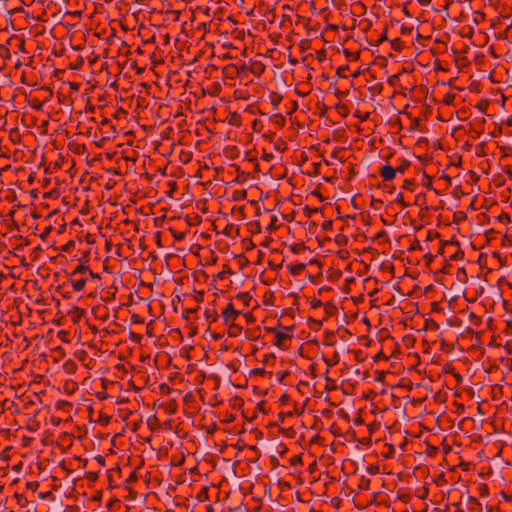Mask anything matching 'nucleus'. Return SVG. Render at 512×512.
I'll return each mask as SVG.
<instances>
[{
    "label": "nucleus",
    "instance_id": "obj_1",
    "mask_svg": "<svg viewBox=\"0 0 512 512\" xmlns=\"http://www.w3.org/2000/svg\"><path fill=\"white\" fill-rule=\"evenodd\" d=\"M281 328L283 330H277L276 328H270V329H268V332L274 333V335H275V340H274L273 344L282 350H286V349H288V346L286 345V340L292 338V334L289 332H292V330L294 329V326H290V327L281 326Z\"/></svg>",
    "mask_w": 512,
    "mask_h": 512
},
{
    "label": "nucleus",
    "instance_id": "obj_2",
    "mask_svg": "<svg viewBox=\"0 0 512 512\" xmlns=\"http://www.w3.org/2000/svg\"><path fill=\"white\" fill-rule=\"evenodd\" d=\"M99 131L103 135L102 140H109L114 137L115 127L112 124L111 120L107 118H103L99 125Z\"/></svg>",
    "mask_w": 512,
    "mask_h": 512
},
{
    "label": "nucleus",
    "instance_id": "obj_3",
    "mask_svg": "<svg viewBox=\"0 0 512 512\" xmlns=\"http://www.w3.org/2000/svg\"><path fill=\"white\" fill-rule=\"evenodd\" d=\"M240 312L234 309L233 303L229 302L226 308L222 311V317L225 324L234 322L239 316Z\"/></svg>",
    "mask_w": 512,
    "mask_h": 512
},
{
    "label": "nucleus",
    "instance_id": "obj_4",
    "mask_svg": "<svg viewBox=\"0 0 512 512\" xmlns=\"http://www.w3.org/2000/svg\"><path fill=\"white\" fill-rule=\"evenodd\" d=\"M396 169L391 165H384L379 170V175L384 181H391L396 176Z\"/></svg>",
    "mask_w": 512,
    "mask_h": 512
},
{
    "label": "nucleus",
    "instance_id": "obj_5",
    "mask_svg": "<svg viewBox=\"0 0 512 512\" xmlns=\"http://www.w3.org/2000/svg\"><path fill=\"white\" fill-rule=\"evenodd\" d=\"M86 282H87L86 276H82L81 278H76V277H72V275H71L70 279H69V283L71 284L74 291L83 290L86 285Z\"/></svg>",
    "mask_w": 512,
    "mask_h": 512
},
{
    "label": "nucleus",
    "instance_id": "obj_6",
    "mask_svg": "<svg viewBox=\"0 0 512 512\" xmlns=\"http://www.w3.org/2000/svg\"><path fill=\"white\" fill-rule=\"evenodd\" d=\"M248 68L249 72L255 75L256 77H260L265 70V66L261 61L251 62Z\"/></svg>",
    "mask_w": 512,
    "mask_h": 512
},
{
    "label": "nucleus",
    "instance_id": "obj_7",
    "mask_svg": "<svg viewBox=\"0 0 512 512\" xmlns=\"http://www.w3.org/2000/svg\"><path fill=\"white\" fill-rule=\"evenodd\" d=\"M249 65L243 64L240 66H237L236 64L228 65L224 68L225 73L235 72L238 76L241 74H244L246 72H249Z\"/></svg>",
    "mask_w": 512,
    "mask_h": 512
},
{
    "label": "nucleus",
    "instance_id": "obj_8",
    "mask_svg": "<svg viewBox=\"0 0 512 512\" xmlns=\"http://www.w3.org/2000/svg\"><path fill=\"white\" fill-rule=\"evenodd\" d=\"M228 335L229 337H237L242 332V327L238 324H234V322H230L228 324Z\"/></svg>",
    "mask_w": 512,
    "mask_h": 512
},
{
    "label": "nucleus",
    "instance_id": "obj_9",
    "mask_svg": "<svg viewBox=\"0 0 512 512\" xmlns=\"http://www.w3.org/2000/svg\"><path fill=\"white\" fill-rule=\"evenodd\" d=\"M204 317L209 322H215L219 316L215 308H206L204 311Z\"/></svg>",
    "mask_w": 512,
    "mask_h": 512
},
{
    "label": "nucleus",
    "instance_id": "obj_10",
    "mask_svg": "<svg viewBox=\"0 0 512 512\" xmlns=\"http://www.w3.org/2000/svg\"><path fill=\"white\" fill-rule=\"evenodd\" d=\"M236 299L240 300L246 307L250 306L252 296L249 292H240L236 295Z\"/></svg>",
    "mask_w": 512,
    "mask_h": 512
},
{
    "label": "nucleus",
    "instance_id": "obj_11",
    "mask_svg": "<svg viewBox=\"0 0 512 512\" xmlns=\"http://www.w3.org/2000/svg\"><path fill=\"white\" fill-rule=\"evenodd\" d=\"M55 407L58 410H63V411L68 413V412L71 411L73 405H72V403H70L68 401L61 400V401H57L56 402Z\"/></svg>",
    "mask_w": 512,
    "mask_h": 512
},
{
    "label": "nucleus",
    "instance_id": "obj_12",
    "mask_svg": "<svg viewBox=\"0 0 512 512\" xmlns=\"http://www.w3.org/2000/svg\"><path fill=\"white\" fill-rule=\"evenodd\" d=\"M270 121H272L278 127H282V126H284L286 119L282 114L278 113V114H273L270 117Z\"/></svg>",
    "mask_w": 512,
    "mask_h": 512
},
{
    "label": "nucleus",
    "instance_id": "obj_13",
    "mask_svg": "<svg viewBox=\"0 0 512 512\" xmlns=\"http://www.w3.org/2000/svg\"><path fill=\"white\" fill-rule=\"evenodd\" d=\"M87 271H89V267L88 266H85L83 264H79L74 269V271L71 274H72V277H77V275H79V274L82 275V276H86Z\"/></svg>",
    "mask_w": 512,
    "mask_h": 512
},
{
    "label": "nucleus",
    "instance_id": "obj_14",
    "mask_svg": "<svg viewBox=\"0 0 512 512\" xmlns=\"http://www.w3.org/2000/svg\"><path fill=\"white\" fill-rule=\"evenodd\" d=\"M411 162L409 160L403 159L401 163L395 167L396 172L400 174H404V172L410 167Z\"/></svg>",
    "mask_w": 512,
    "mask_h": 512
},
{
    "label": "nucleus",
    "instance_id": "obj_15",
    "mask_svg": "<svg viewBox=\"0 0 512 512\" xmlns=\"http://www.w3.org/2000/svg\"><path fill=\"white\" fill-rule=\"evenodd\" d=\"M231 274H233V271L231 270V268L228 265L225 264L223 266V270L220 271L219 273H217L215 278L222 280V279L226 278L227 275H231Z\"/></svg>",
    "mask_w": 512,
    "mask_h": 512
},
{
    "label": "nucleus",
    "instance_id": "obj_16",
    "mask_svg": "<svg viewBox=\"0 0 512 512\" xmlns=\"http://www.w3.org/2000/svg\"><path fill=\"white\" fill-rule=\"evenodd\" d=\"M324 310L327 316H333L337 312V307L333 303L327 302L324 304Z\"/></svg>",
    "mask_w": 512,
    "mask_h": 512
},
{
    "label": "nucleus",
    "instance_id": "obj_17",
    "mask_svg": "<svg viewBox=\"0 0 512 512\" xmlns=\"http://www.w3.org/2000/svg\"><path fill=\"white\" fill-rule=\"evenodd\" d=\"M349 71H350L349 66L348 65H343V66L338 67V69L336 71V74L340 78H347Z\"/></svg>",
    "mask_w": 512,
    "mask_h": 512
},
{
    "label": "nucleus",
    "instance_id": "obj_18",
    "mask_svg": "<svg viewBox=\"0 0 512 512\" xmlns=\"http://www.w3.org/2000/svg\"><path fill=\"white\" fill-rule=\"evenodd\" d=\"M415 186H416V183H415V181L413 179H406L403 182L402 188L404 190H408L410 192H413L414 189H415Z\"/></svg>",
    "mask_w": 512,
    "mask_h": 512
},
{
    "label": "nucleus",
    "instance_id": "obj_19",
    "mask_svg": "<svg viewBox=\"0 0 512 512\" xmlns=\"http://www.w3.org/2000/svg\"><path fill=\"white\" fill-rule=\"evenodd\" d=\"M305 267H306V265L301 263V264H297L295 266H290L289 271L292 275H298L305 269Z\"/></svg>",
    "mask_w": 512,
    "mask_h": 512
},
{
    "label": "nucleus",
    "instance_id": "obj_20",
    "mask_svg": "<svg viewBox=\"0 0 512 512\" xmlns=\"http://www.w3.org/2000/svg\"><path fill=\"white\" fill-rule=\"evenodd\" d=\"M404 43L400 38H395L391 41V47L395 51H401L403 49Z\"/></svg>",
    "mask_w": 512,
    "mask_h": 512
},
{
    "label": "nucleus",
    "instance_id": "obj_21",
    "mask_svg": "<svg viewBox=\"0 0 512 512\" xmlns=\"http://www.w3.org/2000/svg\"><path fill=\"white\" fill-rule=\"evenodd\" d=\"M269 97H270L271 103H272L275 107H277V105H278V104L281 102V100H282V96H281L279 93H277V92H272V93L270 94V96H269Z\"/></svg>",
    "mask_w": 512,
    "mask_h": 512
},
{
    "label": "nucleus",
    "instance_id": "obj_22",
    "mask_svg": "<svg viewBox=\"0 0 512 512\" xmlns=\"http://www.w3.org/2000/svg\"><path fill=\"white\" fill-rule=\"evenodd\" d=\"M344 54L349 61H356L359 59L360 52H350L345 49Z\"/></svg>",
    "mask_w": 512,
    "mask_h": 512
},
{
    "label": "nucleus",
    "instance_id": "obj_23",
    "mask_svg": "<svg viewBox=\"0 0 512 512\" xmlns=\"http://www.w3.org/2000/svg\"><path fill=\"white\" fill-rule=\"evenodd\" d=\"M199 309V306H197L196 308H187L185 310H183V313H182V316L184 319L186 320H189L191 315L196 313Z\"/></svg>",
    "mask_w": 512,
    "mask_h": 512
},
{
    "label": "nucleus",
    "instance_id": "obj_24",
    "mask_svg": "<svg viewBox=\"0 0 512 512\" xmlns=\"http://www.w3.org/2000/svg\"><path fill=\"white\" fill-rule=\"evenodd\" d=\"M138 480V477H137V473L135 470L131 471L130 475L128 476V478L125 480V483L127 485V488L129 487V485L135 483L136 481Z\"/></svg>",
    "mask_w": 512,
    "mask_h": 512
},
{
    "label": "nucleus",
    "instance_id": "obj_25",
    "mask_svg": "<svg viewBox=\"0 0 512 512\" xmlns=\"http://www.w3.org/2000/svg\"><path fill=\"white\" fill-rule=\"evenodd\" d=\"M459 281L465 282L467 280V274L464 268H459L456 274Z\"/></svg>",
    "mask_w": 512,
    "mask_h": 512
},
{
    "label": "nucleus",
    "instance_id": "obj_26",
    "mask_svg": "<svg viewBox=\"0 0 512 512\" xmlns=\"http://www.w3.org/2000/svg\"><path fill=\"white\" fill-rule=\"evenodd\" d=\"M395 202L400 204L402 208L408 207V203L404 201L403 193L399 192L395 198Z\"/></svg>",
    "mask_w": 512,
    "mask_h": 512
},
{
    "label": "nucleus",
    "instance_id": "obj_27",
    "mask_svg": "<svg viewBox=\"0 0 512 512\" xmlns=\"http://www.w3.org/2000/svg\"><path fill=\"white\" fill-rule=\"evenodd\" d=\"M454 98H455V94L447 93L444 96L443 103L446 104V105H449V104H451L453 102Z\"/></svg>",
    "mask_w": 512,
    "mask_h": 512
},
{
    "label": "nucleus",
    "instance_id": "obj_28",
    "mask_svg": "<svg viewBox=\"0 0 512 512\" xmlns=\"http://www.w3.org/2000/svg\"><path fill=\"white\" fill-rule=\"evenodd\" d=\"M332 225H333V221L332 220H325L322 225H321V228L325 231H328V230H331L332 229Z\"/></svg>",
    "mask_w": 512,
    "mask_h": 512
},
{
    "label": "nucleus",
    "instance_id": "obj_29",
    "mask_svg": "<svg viewBox=\"0 0 512 512\" xmlns=\"http://www.w3.org/2000/svg\"><path fill=\"white\" fill-rule=\"evenodd\" d=\"M39 486L37 481H31L26 483V488L32 491H35Z\"/></svg>",
    "mask_w": 512,
    "mask_h": 512
},
{
    "label": "nucleus",
    "instance_id": "obj_30",
    "mask_svg": "<svg viewBox=\"0 0 512 512\" xmlns=\"http://www.w3.org/2000/svg\"><path fill=\"white\" fill-rule=\"evenodd\" d=\"M131 320L133 323H143L144 322V320L137 314H133L131 316Z\"/></svg>",
    "mask_w": 512,
    "mask_h": 512
},
{
    "label": "nucleus",
    "instance_id": "obj_31",
    "mask_svg": "<svg viewBox=\"0 0 512 512\" xmlns=\"http://www.w3.org/2000/svg\"><path fill=\"white\" fill-rule=\"evenodd\" d=\"M383 204V201L380 200V199H372L371 201V207L377 209L378 208V205H382Z\"/></svg>",
    "mask_w": 512,
    "mask_h": 512
},
{
    "label": "nucleus",
    "instance_id": "obj_32",
    "mask_svg": "<svg viewBox=\"0 0 512 512\" xmlns=\"http://www.w3.org/2000/svg\"><path fill=\"white\" fill-rule=\"evenodd\" d=\"M323 303L321 302V300H318V299H314L311 301V307L312 308H318L320 306H322Z\"/></svg>",
    "mask_w": 512,
    "mask_h": 512
},
{
    "label": "nucleus",
    "instance_id": "obj_33",
    "mask_svg": "<svg viewBox=\"0 0 512 512\" xmlns=\"http://www.w3.org/2000/svg\"><path fill=\"white\" fill-rule=\"evenodd\" d=\"M298 463H301V457L300 456H294L290 459V464L291 465H296Z\"/></svg>",
    "mask_w": 512,
    "mask_h": 512
},
{
    "label": "nucleus",
    "instance_id": "obj_34",
    "mask_svg": "<svg viewBox=\"0 0 512 512\" xmlns=\"http://www.w3.org/2000/svg\"><path fill=\"white\" fill-rule=\"evenodd\" d=\"M276 220H277V219H276V217L274 216V217H273V219H272V221H271V223H270V224L267 226V228H266V230H267V231H270V232H271L272 230H274V229H275V222H276Z\"/></svg>",
    "mask_w": 512,
    "mask_h": 512
},
{
    "label": "nucleus",
    "instance_id": "obj_35",
    "mask_svg": "<svg viewBox=\"0 0 512 512\" xmlns=\"http://www.w3.org/2000/svg\"><path fill=\"white\" fill-rule=\"evenodd\" d=\"M51 230H52V227H51V226H49V227L45 228V230H44V231L41 233V235H40V236H41V238H42V239H45V238H46V236H48V235H49V233L51 232Z\"/></svg>",
    "mask_w": 512,
    "mask_h": 512
},
{
    "label": "nucleus",
    "instance_id": "obj_36",
    "mask_svg": "<svg viewBox=\"0 0 512 512\" xmlns=\"http://www.w3.org/2000/svg\"><path fill=\"white\" fill-rule=\"evenodd\" d=\"M295 92L297 93V95H299L300 97H305L309 94L308 91H302L300 90L299 88H295Z\"/></svg>",
    "mask_w": 512,
    "mask_h": 512
},
{
    "label": "nucleus",
    "instance_id": "obj_37",
    "mask_svg": "<svg viewBox=\"0 0 512 512\" xmlns=\"http://www.w3.org/2000/svg\"><path fill=\"white\" fill-rule=\"evenodd\" d=\"M325 55H326L325 50L318 51V52H317V59H318L319 61H322V59H324Z\"/></svg>",
    "mask_w": 512,
    "mask_h": 512
},
{
    "label": "nucleus",
    "instance_id": "obj_38",
    "mask_svg": "<svg viewBox=\"0 0 512 512\" xmlns=\"http://www.w3.org/2000/svg\"><path fill=\"white\" fill-rule=\"evenodd\" d=\"M463 257V252L457 251L452 256H450L451 259H458Z\"/></svg>",
    "mask_w": 512,
    "mask_h": 512
},
{
    "label": "nucleus",
    "instance_id": "obj_39",
    "mask_svg": "<svg viewBox=\"0 0 512 512\" xmlns=\"http://www.w3.org/2000/svg\"><path fill=\"white\" fill-rule=\"evenodd\" d=\"M288 400H289V396H288L287 394H283V395L280 397V399H279V401L281 402V404H285V403H287V402H288Z\"/></svg>",
    "mask_w": 512,
    "mask_h": 512
},
{
    "label": "nucleus",
    "instance_id": "obj_40",
    "mask_svg": "<svg viewBox=\"0 0 512 512\" xmlns=\"http://www.w3.org/2000/svg\"><path fill=\"white\" fill-rule=\"evenodd\" d=\"M102 312L103 313L101 315H99V318L105 321V320H107L109 313L106 309H104Z\"/></svg>",
    "mask_w": 512,
    "mask_h": 512
},
{
    "label": "nucleus",
    "instance_id": "obj_41",
    "mask_svg": "<svg viewBox=\"0 0 512 512\" xmlns=\"http://www.w3.org/2000/svg\"><path fill=\"white\" fill-rule=\"evenodd\" d=\"M265 405H266V404H265V402H264V401H261V402H259V403L257 404V407H258V409H259L261 412L266 413V412H265Z\"/></svg>",
    "mask_w": 512,
    "mask_h": 512
},
{
    "label": "nucleus",
    "instance_id": "obj_42",
    "mask_svg": "<svg viewBox=\"0 0 512 512\" xmlns=\"http://www.w3.org/2000/svg\"><path fill=\"white\" fill-rule=\"evenodd\" d=\"M312 323H313L312 327L314 329H317V328H319L322 325V321L321 320H312Z\"/></svg>",
    "mask_w": 512,
    "mask_h": 512
},
{
    "label": "nucleus",
    "instance_id": "obj_43",
    "mask_svg": "<svg viewBox=\"0 0 512 512\" xmlns=\"http://www.w3.org/2000/svg\"><path fill=\"white\" fill-rule=\"evenodd\" d=\"M72 246H74V241L71 240L63 247V251H68Z\"/></svg>",
    "mask_w": 512,
    "mask_h": 512
},
{
    "label": "nucleus",
    "instance_id": "obj_44",
    "mask_svg": "<svg viewBox=\"0 0 512 512\" xmlns=\"http://www.w3.org/2000/svg\"><path fill=\"white\" fill-rule=\"evenodd\" d=\"M203 296H204V293L203 292H199L196 296H195V299L197 302H202L203 301Z\"/></svg>",
    "mask_w": 512,
    "mask_h": 512
},
{
    "label": "nucleus",
    "instance_id": "obj_45",
    "mask_svg": "<svg viewBox=\"0 0 512 512\" xmlns=\"http://www.w3.org/2000/svg\"><path fill=\"white\" fill-rule=\"evenodd\" d=\"M97 478V474L93 472H89L87 475V479L89 480H95Z\"/></svg>",
    "mask_w": 512,
    "mask_h": 512
},
{
    "label": "nucleus",
    "instance_id": "obj_46",
    "mask_svg": "<svg viewBox=\"0 0 512 512\" xmlns=\"http://www.w3.org/2000/svg\"><path fill=\"white\" fill-rule=\"evenodd\" d=\"M233 229V226L230 225V226H227L225 229H224V234L225 235H230L231 233V230Z\"/></svg>",
    "mask_w": 512,
    "mask_h": 512
},
{
    "label": "nucleus",
    "instance_id": "obj_47",
    "mask_svg": "<svg viewBox=\"0 0 512 512\" xmlns=\"http://www.w3.org/2000/svg\"><path fill=\"white\" fill-rule=\"evenodd\" d=\"M425 259L428 260V262H432L434 256L431 254V253H427L425 256H424Z\"/></svg>",
    "mask_w": 512,
    "mask_h": 512
},
{
    "label": "nucleus",
    "instance_id": "obj_48",
    "mask_svg": "<svg viewBox=\"0 0 512 512\" xmlns=\"http://www.w3.org/2000/svg\"><path fill=\"white\" fill-rule=\"evenodd\" d=\"M97 461H98L102 466H104V465H105V459H104V457H102V456H100V455H99V456L97 457Z\"/></svg>",
    "mask_w": 512,
    "mask_h": 512
},
{
    "label": "nucleus",
    "instance_id": "obj_49",
    "mask_svg": "<svg viewBox=\"0 0 512 512\" xmlns=\"http://www.w3.org/2000/svg\"><path fill=\"white\" fill-rule=\"evenodd\" d=\"M469 502H472V503H475V504H479L477 498L472 497V496L469 497Z\"/></svg>",
    "mask_w": 512,
    "mask_h": 512
},
{
    "label": "nucleus",
    "instance_id": "obj_50",
    "mask_svg": "<svg viewBox=\"0 0 512 512\" xmlns=\"http://www.w3.org/2000/svg\"><path fill=\"white\" fill-rule=\"evenodd\" d=\"M254 373H256V374H264L265 370L264 369H255Z\"/></svg>",
    "mask_w": 512,
    "mask_h": 512
},
{
    "label": "nucleus",
    "instance_id": "obj_51",
    "mask_svg": "<svg viewBox=\"0 0 512 512\" xmlns=\"http://www.w3.org/2000/svg\"><path fill=\"white\" fill-rule=\"evenodd\" d=\"M284 313H285V314H287V315H290V314H292V313H293V309H291V308H290V309H286V310L284 311Z\"/></svg>",
    "mask_w": 512,
    "mask_h": 512
},
{
    "label": "nucleus",
    "instance_id": "obj_52",
    "mask_svg": "<svg viewBox=\"0 0 512 512\" xmlns=\"http://www.w3.org/2000/svg\"><path fill=\"white\" fill-rule=\"evenodd\" d=\"M385 39H386V33H384V34L380 37L379 42H382V41H383V40H385Z\"/></svg>",
    "mask_w": 512,
    "mask_h": 512
},
{
    "label": "nucleus",
    "instance_id": "obj_53",
    "mask_svg": "<svg viewBox=\"0 0 512 512\" xmlns=\"http://www.w3.org/2000/svg\"><path fill=\"white\" fill-rule=\"evenodd\" d=\"M87 274H89L91 277H96L97 276L90 269H89V271H87Z\"/></svg>",
    "mask_w": 512,
    "mask_h": 512
},
{
    "label": "nucleus",
    "instance_id": "obj_54",
    "mask_svg": "<svg viewBox=\"0 0 512 512\" xmlns=\"http://www.w3.org/2000/svg\"><path fill=\"white\" fill-rule=\"evenodd\" d=\"M430 1L431 0H424V1H420V3L423 4V5H426V4L430 3Z\"/></svg>",
    "mask_w": 512,
    "mask_h": 512
},
{
    "label": "nucleus",
    "instance_id": "obj_55",
    "mask_svg": "<svg viewBox=\"0 0 512 512\" xmlns=\"http://www.w3.org/2000/svg\"><path fill=\"white\" fill-rule=\"evenodd\" d=\"M358 75H359V72L354 71V73L352 74V77H353V78H356V77H358Z\"/></svg>",
    "mask_w": 512,
    "mask_h": 512
},
{
    "label": "nucleus",
    "instance_id": "obj_56",
    "mask_svg": "<svg viewBox=\"0 0 512 512\" xmlns=\"http://www.w3.org/2000/svg\"><path fill=\"white\" fill-rule=\"evenodd\" d=\"M383 234H385V231H381L380 233H378V234H377V236H376V237H377V238L382 237V235H383Z\"/></svg>",
    "mask_w": 512,
    "mask_h": 512
},
{
    "label": "nucleus",
    "instance_id": "obj_57",
    "mask_svg": "<svg viewBox=\"0 0 512 512\" xmlns=\"http://www.w3.org/2000/svg\"><path fill=\"white\" fill-rule=\"evenodd\" d=\"M445 245H446V246H454L455 244H454V243H452V242H451V243H448V242H447Z\"/></svg>",
    "mask_w": 512,
    "mask_h": 512
},
{
    "label": "nucleus",
    "instance_id": "obj_58",
    "mask_svg": "<svg viewBox=\"0 0 512 512\" xmlns=\"http://www.w3.org/2000/svg\"><path fill=\"white\" fill-rule=\"evenodd\" d=\"M432 184V180L429 179V182H426V185H431Z\"/></svg>",
    "mask_w": 512,
    "mask_h": 512
},
{
    "label": "nucleus",
    "instance_id": "obj_59",
    "mask_svg": "<svg viewBox=\"0 0 512 512\" xmlns=\"http://www.w3.org/2000/svg\"><path fill=\"white\" fill-rule=\"evenodd\" d=\"M432 184V180L429 179V182H426V185H431Z\"/></svg>",
    "mask_w": 512,
    "mask_h": 512
},
{
    "label": "nucleus",
    "instance_id": "obj_60",
    "mask_svg": "<svg viewBox=\"0 0 512 512\" xmlns=\"http://www.w3.org/2000/svg\"><path fill=\"white\" fill-rule=\"evenodd\" d=\"M183 236L177 235V240H180Z\"/></svg>",
    "mask_w": 512,
    "mask_h": 512
},
{
    "label": "nucleus",
    "instance_id": "obj_61",
    "mask_svg": "<svg viewBox=\"0 0 512 512\" xmlns=\"http://www.w3.org/2000/svg\"><path fill=\"white\" fill-rule=\"evenodd\" d=\"M183 236L177 235V240H180Z\"/></svg>",
    "mask_w": 512,
    "mask_h": 512
},
{
    "label": "nucleus",
    "instance_id": "obj_62",
    "mask_svg": "<svg viewBox=\"0 0 512 512\" xmlns=\"http://www.w3.org/2000/svg\"><path fill=\"white\" fill-rule=\"evenodd\" d=\"M246 317H252L251 313H247Z\"/></svg>",
    "mask_w": 512,
    "mask_h": 512
},
{
    "label": "nucleus",
    "instance_id": "obj_63",
    "mask_svg": "<svg viewBox=\"0 0 512 512\" xmlns=\"http://www.w3.org/2000/svg\"><path fill=\"white\" fill-rule=\"evenodd\" d=\"M286 373L280 374V377H285Z\"/></svg>",
    "mask_w": 512,
    "mask_h": 512
},
{
    "label": "nucleus",
    "instance_id": "obj_64",
    "mask_svg": "<svg viewBox=\"0 0 512 512\" xmlns=\"http://www.w3.org/2000/svg\"><path fill=\"white\" fill-rule=\"evenodd\" d=\"M487 511H488V512H492V509H491V508H487Z\"/></svg>",
    "mask_w": 512,
    "mask_h": 512
}]
</instances>
